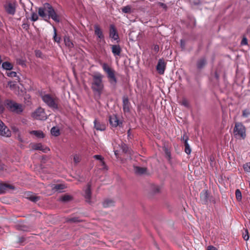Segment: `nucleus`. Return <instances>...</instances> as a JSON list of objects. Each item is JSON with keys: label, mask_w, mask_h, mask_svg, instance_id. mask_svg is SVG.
<instances>
[{"label": "nucleus", "mask_w": 250, "mask_h": 250, "mask_svg": "<svg viewBox=\"0 0 250 250\" xmlns=\"http://www.w3.org/2000/svg\"><path fill=\"white\" fill-rule=\"evenodd\" d=\"M208 250H217V249L213 246H208Z\"/></svg>", "instance_id": "49"}, {"label": "nucleus", "mask_w": 250, "mask_h": 250, "mask_svg": "<svg viewBox=\"0 0 250 250\" xmlns=\"http://www.w3.org/2000/svg\"><path fill=\"white\" fill-rule=\"evenodd\" d=\"M81 160V155L79 154H75L73 155V161L75 164H78Z\"/></svg>", "instance_id": "35"}, {"label": "nucleus", "mask_w": 250, "mask_h": 250, "mask_svg": "<svg viewBox=\"0 0 250 250\" xmlns=\"http://www.w3.org/2000/svg\"><path fill=\"white\" fill-rule=\"evenodd\" d=\"M206 61L204 59H201L197 62V67L198 68H202L206 64Z\"/></svg>", "instance_id": "32"}, {"label": "nucleus", "mask_w": 250, "mask_h": 250, "mask_svg": "<svg viewBox=\"0 0 250 250\" xmlns=\"http://www.w3.org/2000/svg\"><path fill=\"white\" fill-rule=\"evenodd\" d=\"M93 157L95 159L99 160L100 161L104 160L103 157L101 155H95L93 156Z\"/></svg>", "instance_id": "47"}, {"label": "nucleus", "mask_w": 250, "mask_h": 250, "mask_svg": "<svg viewBox=\"0 0 250 250\" xmlns=\"http://www.w3.org/2000/svg\"><path fill=\"white\" fill-rule=\"evenodd\" d=\"M10 88L13 90L16 94H20L19 91H17V83L15 82H9L8 83Z\"/></svg>", "instance_id": "20"}, {"label": "nucleus", "mask_w": 250, "mask_h": 250, "mask_svg": "<svg viewBox=\"0 0 250 250\" xmlns=\"http://www.w3.org/2000/svg\"><path fill=\"white\" fill-rule=\"evenodd\" d=\"M109 122L110 125L114 127H116L118 125H120V124H122L121 122H120L117 117L115 115L110 116Z\"/></svg>", "instance_id": "14"}, {"label": "nucleus", "mask_w": 250, "mask_h": 250, "mask_svg": "<svg viewBox=\"0 0 250 250\" xmlns=\"http://www.w3.org/2000/svg\"><path fill=\"white\" fill-rule=\"evenodd\" d=\"M4 104L9 111L17 114L21 113L23 110V106L21 104H18L12 100H5Z\"/></svg>", "instance_id": "3"}, {"label": "nucleus", "mask_w": 250, "mask_h": 250, "mask_svg": "<svg viewBox=\"0 0 250 250\" xmlns=\"http://www.w3.org/2000/svg\"><path fill=\"white\" fill-rule=\"evenodd\" d=\"M22 26L23 28H27L28 27V25L26 24H23Z\"/></svg>", "instance_id": "50"}, {"label": "nucleus", "mask_w": 250, "mask_h": 250, "mask_svg": "<svg viewBox=\"0 0 250 250\" xmlns=\"http://www.w3.org/2000/svg\"><path fill=\"white\" fill-rule=\"evenodd\" d=\"M94 127L97 130L100 131H104L105 129V126L104 124H101L98 122L97 119L94 121Z\"/></svg>", "instance_id": "18"}, {"label": "nucleus", "mask_w": 250, "mask_h": 250, "mask_svg": "<svg viewBox=\"0 0 250 250\" xmlns=\"http://www.w3.org/2000/svg\"><path fill=\"white\" fill-rule=\"evenodd\" d=\"M233 134L238 139H245L246 137V128L245 126L240 122L235 124L233 129Z\"/></svg>", "instance_id": "4"}, {"label": "nucleus", "mask_w": 250, "mask_h": 250, "mask_svg": "<svg viewBox=\"0 0 250 250\" xmlns=\"http://www.w3.org/2000/svg\"><path fill=\"white\" fill-rule=\"evenodd\" d=\"M71 199V197L69 195H66L62 196L60 198V200L62 202H67Z\"/></svg>", "instance_id": "38"}, {"label": "nucleus", "mask_w": 250, "mask_h": 250, "mask_svg": "<svg viewBox=\"0 0 250 250\" xmlns=\"http://www.w3.org/2000/svg\"><path fill=\"white\" fill-rule=\"evenodd\" d=\"M122 12L125 13H131L132 12L131 6L126 5L122 8Z\"/></svg>", "instance_id": "30"}, {"label": "nucleus", "mask_w": 250, "mask_h": 250, "mask_svg": "<svg viewBox=\"0 0 250 250\" xmlns=\"http://www.w3.org/2000/svg\"><path fill=\"white\" fill-rule=\"evenodd\" d=\"M123 109L125 112L129 111V102L127 98H124L123 99Z\"/></svg>", "instance_id": "21"}, {"label": "nucleus", "mask_w": 250, "mask_h": 250, "mask_svg": "<svg viewBox=\"0 0 250 250\" xmlns=\"http://www.w3.org/2000/svg\"><path fill=\"white\" fill-rule=\"evenodd\" d=\"M38 15L35 12H33L31 15V20L32 21H35L38 20Z\"/></svg>", "instance_id": "39"}, {"label": "nucleus", "mask_w": 250, "mask_h": 250, "mask_svg": "<svg viewBox=\"0 0 250 250\" xmlns=\"http://www.w3.org/2000/svg\"><path fill=\"white\" fill-rule=\"evenodd\" d=\"M112 52L114 56H120L121 53V48L119 45H113L111 46Z\"/></svg>", "instance_id": "15"}, {"label": "nucleus", "mask_w": 250, "mask_h": 250, "mask_svg": "<svg viewBox=\"0 0 250 250\" xmlns=\"http://www.w3.org/2000/svg\"><path fill=\"white\" fill-rule=\"evenodd\" d=\"M94 30H95V34L98 38L99 39H103L104 38V35L103 34V32L102 31V29L100 28V27L98 25H94Z\"/></svg>", "instance_id": "19"}, {"label": "nucleus", "mask_w": 250, "mask_h": 250, "mask_svg": "<svg viewBox=\"0 0 250 250\" xmlns=\"http://www.w3.org/2000/svg\"><path fill=\"white\" fill-rule=\"evenodd\" d=\"M11 131L0 120V136L4 137H9L11 136Z\"/></svg>", "instance_id": "8"}, {"label": "nucleus", "mask_w": 250, "mask_h": 250, "mask_svg": "<svg viewBox=\"0 0 250 250\" xmlns=\"http://www.w3.org/2000/svg\"><path fill=\"white\" fill-rule=\"evenodd\" d=\"M184 41L183 40H181V45H182V43H183Z\"/></svg>", "instance_id": "56"}, {"label": "nucleus", "mask_w": 250, "mask_h": 250, "mask_svg": "<svg viewBox=\"0 0 250 250\" xmlns=\"http://www.w3.org/2000/svg\"><path fill=\"white\" fill-rule=\"evenodd\" d=\"M103 205L104 208H108L114 206V202L110 199H106L103 202Z\"/></svg>", "instance_id": "24"}, {"label": "nucleus", "mask_w": 250, "mask_h": 250, "mask_svg": "<svg viewBox=\"0 0 250 250\" xmlns=\"http://www.w3.org/2000/svg\"><path fill=\"white\" fill-rule=\"evenodd\" d=\"M24 196L27 199L34 202H37L39 199L38 196L29 192L25 193Z\"/></svg>", "instance_id": "17"}, {"label": "nucleus", "mask_w": 250, "mask_h": 250, "mask_svg": "<svg viewBox=\"0 0 250 250\" xmlns=\"http://www.w3.org/2000/svg\"><path fill=\"white\" fill-rule=\"evenodd\" d=\"M187 137L188 138V137L187 136H186V135H185L183 136V141H184V142L185 141V140H186V138H187Z\"/></svg>", "instance_id": "51"}, {"label": "nucleus", "mask_w": 250, "mask_h": 250, "mask_svg": "<svg viewBox=\"0 0 250 250\" xmlns=\"http://www.w3.org/2000/svg\"><path fill=\"white\" fill-rule=\"evenodd\" d=\"M115 155L117 157L118 151L117 150L114 151Z\"/></svg>", "instance_id": "52"}, {"label": "nucleus", "mask_w": 250, "mask_h": 250, "mask_svg": "<svg viewBox=\"0 0 250 250\" xmlns=\"http://www.w3.org/2000/svg\"><path fill=\"white\" fill-rule=\"evenodd\" d=\"M53 29H54L53 39L56 42H57V43H60V41H61V38L60 37H57L56 29L54 26H53Z\"/></svg>", "instance_id": "31"}, {"label": "nucleus", "mask_w": 250, "mask_h": 250, "mask_svg": "<svg viewBox=\"0 0 250 250\" xmlns=\"http://www.w3.org/2000/svg\"><path fill=\"white\" fill-rule=\"evenodd\" d=\"M202 196H205V197L206 198L207 197V192H206L205 193H204Z\"/></svg>", "instance_id": "53"}, {"label": "nucleus", "mask_w": 250, "mask_h": 250, "mask_svg": "<svg viewBox=\"0 0 250 250\" xmlns=\"http://www.w3.org/2000/svg\"><path fill=\"white\" fill-rule=\"evenodd\" d=\"M158 48H159L158 46H155L154 47V49H155L156 50H157V49H158Z\"/></svg>", "instance_id": "55"}, {"label": "nucleus", "mask_w": 250, "mask_h": 250, "mask_svg": "<svg viewBox=\"0 0 250 250\" xmlns=\"http://www.w3.org/2000/svg\"><path fill=\"white\" fill-rule=\"evenodd\" d=\"M101 164L100 166H102L103 167L102 168L103 169H107V167L105 164L104 162V160L100 161Z\"/></svg>", "instance_id": "46"}, {"label": "nucleus", "mask_w": 250, "mask_h": 250, "mask_svg": "<svg viewBox=\"0 0 250 250\" xmlns=\"http://www.w3.org/2000/svg\"><path fill=\"white\" fill-rule=\"evenodd\" d=\"M188 138L187 137L185 141V152L188 154H189L191 153V150L189 144H188Z\"/></svg>", "instance_id": "27"}, {"label": "nucleus", "mask_w": 250, "mask_h": 250, "mask_svg": "<svg viewBox=\"0 0 250 250\" xmlns=\"http://www.w3.org/2000/svg\"><path fill=\"white\" fill-rule=\"evenodd\" d=\"M135 172L137 174H142L146 171V168L139 167H135L134 168Z\"/></svg>", "instance_id": "23"}, {"label": "nucleus", "mask_w": 250, "mask_h": 250, "mask_svg": "<svg viewBox=\"0 0 250 250\" xmlns=\"http://www.w3.org/2000/svg\"><path fill=\"white\" fill-rule=\"evenodd\" d=\"M38 14L43 19L48 21L51 18L56 22H59L60 19L53 7L48 3H45L42 7H40L38 9Z\"/></svg>", "instance_id": "1"}, {"label": "nucleus", "mask_w": 250, "mask_h": 250, "mask_svg": "<svg viewBox=\"0 0 250 250\" xmlns=\"http://www.w3.org/2000/svg\"><path fill=\"white\" fill-rule=\"evenodd\" d=\"M155 5L157 7L162 8L165 10H166L167 8V6L166 4H165V3H162V2H157L155 4Z\"/></svg>", "instance_id": "37"}, {"label": "nucleus", "mask_w": 250, "mask_h": 250, "mask_svg": "<svg viewBox=\"0 0 250 250\" xmlns=\"http://www.w3.org/2000/svg\"><path fill=\"white\" fill-rule=\"evenodd\" d=\"M243 168L245 171L250 172V162L244 165Z\"/></svg>", "instance_id": "40"}, {"label": "nucleus", "mask_w": 250, "mask_h": 250, "mask_svg": "<svg viewBox=\"0 0 250 250\" xmlns=\"http://www.w3.org/2000/svg\"><path fill=\"white\" fill-rule=\"evenodd\" d=\"M12 130L14 132L17 133V135H18L17 137H18V140L21 142H23V140L22 139L21 135L19 134V129L18 128H17L16 127L14 126V127H12Z\"/></svg>", "instance_id": "34"}, {"label": "nucleus", "mask_w": 250, "mask_h": 250, "mask_svg": "<svg viewBox=\"0 0 250 250\" xmlns=\"http://www.w3.org/2000/svg\"><path fill=\"white\" fill-rule=\"evenodd\" d=\"M64 43L66 46L69 48H71L73 46V43L71 42L69 38L67 37H65L64 38Z\"/></svg>", "instance_id": "29"}, {"label": "nucleus", "mask_w": 250, "mask_h": 250, "mask_svg": "<svg viewBox=\"0 0 250 250\" xmlns=\"http://www.w3.org/2000/svg\"><path fill=\"white\" fill-rule=\"evenodd\" d=\"M4 8L7 13L12 15L15 13L16 7L14 4L8 3L5 5Z\"/></svg>", "instance_id": "13"}, {"label": "nucleus", "mask_w": 250, "mask_h": 250, "mask_svg": "<svg viewBox=\"0 0 250 250\" xmlns=\"http://www.w3.org/2000/svg\"><path fill=\"white\" fill-rule=\"evenodd\" d=\"M32 149L33 150H40L44 153H47L49 151V149L42 146L41 143L33 144L31 146Z\"/></svg>", "instance_id": "12"}, {"label": "nucleus", "mask_w": 250, "mask_h": 250, "mask_svg": "<svg viewBox=\"0 0 250 250\" xmlns=\"http://www.w3.org/2000/svg\"><path fill=\"white\" fill-rule=\"evenodd\" d=\"M166 69V63L162 59H160L156 66V69L159 74L162 75L165 72Z\"/></svg>", "instance_id": "11"}, {"label": "nucleus", "mask_w": 250, "mask_h": 250, "mask_svg": "<svg viewBox=\"0 0 250 250\" xmlns=\"http://www.w3.org/2000/svg\"><path fill=\"white\" fill-rule=\"evenodd\" d=\"M92 77L93 81L92 83V89L96 96L100 98L104 88V84L102 82L103 76L98 72L93 75Z\"/></svg>", "instance_id": "2"}, {"label": "nucleus", "mask_w": 250, "mask_h": 250, "mask_svg": "<svg viewBox=\"0 0 250 250\" xmlns=\"http://www.w3.org/2000/svg\"><path fill=\"white\" fill-rule=\"evenodd\" d=\"M7 76L11 78L16 77L17 73L14 71H10L6 73Z\"/></svg>", "instance_id": "41"}, {"label": "nucleus", "mask_w": 250, "mask_h": 250, "mask_svg": "<svg viewBox=\"0 0 250 250\" xmlns=\"http://www.w3.org/2000/svg\"><path fill=\"white\" fill-rule=\"evenodd\" d=\"M181 104L185 107H188L189 105L188 101L186 99H182Z\"/></svg>", "instance_id": "43"}, {"label": "nucleus", "mask_w": 250, "mask_h": 250, "mask_svg": "<svg viewBox=\"0 0 250 250\" xmlns=\"http://www.w3.org/2000/svg\"><path fill=\"white\" fill-rule=\"evenodd\" d=\"M11 189H13V187L11 185L7 184H0V193H5Z\"/></svg>", "instance_id": "16"}, {"label": "nucleus", "mask_w": 250, "mask_h": 250, "mask_svg": "<svg viewBox=\"0 0 250 250\" xmlns=\"http://www.w3.org/2000/svg\"><path fill=\"white\" fill-rule=\"evenodd\" d=\"M41 98L42 101L50 108L58 109V104L57 99L51 97L49 94H41Z\"/></svg>", "instance_id": "6"}, {"label": "nucleus", "mask_w": 250, "mask_h": 250, "mask_svg": "<svg viewBox=\"0 0 250 250\" xmlns=\"http://www.w3.org/2000/svg\"><path fill=\"white\" fill-rule=\"evenodd\" d=\"M2 67L4 69L10 70L13 68V65L11 63L8 62H5L2 63Z\"/></svg>", "instance_id": "25"}, {"label": "nucleus", "mask_w": 250, "mask_h": 250, "mask_svg": "<svg viewBox=\"0 0 250 250\" xmlns=\"http://www.w3.org/2000/svg\"><path fill=\"white\" fill-rule=\"evenodd\" d=\"M243 237L244 239L246 241H247L249 239L248 231L247 229L245 230V233L243 234Z\"/></svg>", "instance_id": "44"}, {"label": "nucleus", "mask_w": 250, "mask_h": 250, "mask_svg": "<svg viewBox=\"0 0 250 250\" xmlns=\"http://www.w3.org/2000/svg\"><path fill=\"white\" fill-rule=\"evenodd\" d=\"M83 196L87 202L90 203L91 197V185L87 184L86 187L83 188Z\"/></svg>", "instance_id": "9"}, {"label": "nucleus", "mask_w": 250, "mask_h": 250, "mask_svg": "<svg viewBox=\"0 0 250 250\" xmlns=\"http://www.w3.org/2000/svg\"><path fill=\"white\" fill-rule=\"evenodd\" d=\"M215 77L217 79H218L219 78V76L218 75V74L217 73H215Z\"/></svg>", "instance_id": "54"}, {"label": "nucleus", "mask_w": 250, "mask_h": 250, "mask_svg": "<svg viewBox=\"0 0 250 250\" xmlns=\"http://www.w3.org/2000/svg\"><path fill=\"white\" fill-rule=\"evenodd\" d=\"M235 196L236 198L239 201H241L242 199V194L241 192L239 189H237L235 191Z\"/></svg>", "instance_id": "36"}, {"label": "nucleus", "mask_w": 250, "mask_h": 250, "mask_svg": "<svg viewBox=\"0 0 250 250\" xmlns=\"http://www.w3.org/2000/svg\"><path fill=\"white\" fill-rule=\"evenodd\" d=\"M241 44L243 45H246L247 44V40L246 38H244L243 39L241 42Z\"/></svg>", "instance_id": "48"}, {"label": "nucleus", "mask_w": 250, "mask_h": 250, "mask_svg": "<svg viewBox=\"0 0 250 250\" xmlns=\"http://www.w3.org/2000/svg\"><path fill=\"white\" fill-rule=\"evenodd\" d=\"M5 109L4 106L2 104V101L0 96V113H2L4 112Z\"/></svg>", "instance_id": "42"}, {"label": "nucleus", "mask_w": 250, "mask_h": 250, "mask_svg": "<svg viewBox=\"0 0 250 250\" xmlns=\"http://www.w3.org/2000/svg\"><path fill=\"white\" fill-rule=\"evenodd\" d=\"M35 55L36 57L39 58H42V52L40 50H36Z\"/></svg>", "instance_id": "45"}, {"label": "nucleus", "mask_w": 250, "mask_h": 250, "mask_svg": "<svg viewBox=\"0 0 250 250\" xmlns=\"http://www.w3.org/2000/svg\"><path fill=\"white\" fill-rule=\"evenodd\" d=\"M51 133L54 136H58L60 135V130L58 127H53L51 129Z\"/></svg>", "instance_id": "28"}, {"label": "nucleus", "mask_w": 250, "mask_h": 250, "mask_svg": "<svg viewBox=\"0 0 250 250\" xmlns=\"http://www.w3.org/2000/svg\"><path fill=\"white\" fill-rule=\"evenodd\" d=\"M53 191H60L62 189H63L64 186L62 185L59 184L55 186H51L50 187Z\"/></svg>", "instance_id": "26"}, {"label": "nucleus", "mask_w": 250, "mask_h": 250, "mask_svg": "<svg viewBox=\"0 0 250 250\" xmlns=\"http://www.w3.org/2000/svg\"><path fill=\"white\" fill-rule=\"evenodd\" d=\"M109 37L114 41L119 42V36L117 30L114 25L111 24L109 29Z\"/></svg>", "instance_id": "10"}, {"label": "nucleus", "mask_w": 250, "mask_h": 250, "mask_svg": "<svg viewBox=\"0 0 250 250\" xmlns=\"http://www.w3.org/2000/svg\"><path fill=\"white\" fill-rule=\"evenodd\" d=\"M32 117L36 120H45L47 119V115L44 109L39 107L32 114Z\"/></svg>", "instance_id": "7"}, {"label": "nucleus", "mask_w": 250, "mask_h": 250, "mask_svg": "<svg viewBox=\"0 0 250 250\" xmlns=\"http://www.w3.org/2000/svg\"><path fill=\"white\" fill-rule=\"evenodd\" d=\"M101 65L104 71L107 74L110 83L115 84L117 83V79L115 77L114 70L106 63H103Z\"/></svg>", "instance_id": "5"}, {"label": "nucleus", "mask_w": 250, "mask_h": 250, "mask_svg": "<svg viewBox=\"0 0 250 250\" xmlns=\"http://www.w3.org/2000/svg\"><path fill=\"white\" fill-rule=\"evenodd\" d=\"M242 117L244 118H248L250 116V109L246 108L242 111Z\"/></svg>", "instance_id": "33"}, {"label": "nucleus", "mask_w": 250, "mask_h": 250, "mask_svg": "<svg viewBox=\"0 0 250 250\" xmlns=\"http://www.w3.org/2000/svg\"><path fill=\"white\" fill-rule=\"evenodd\" d=\"M30 133L34 135L38 138H43L44 137L43 133L41 130H33L30 131Z\"/></svg>", "instance_id": "22"}]
</instances>
